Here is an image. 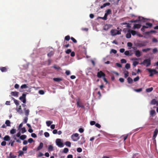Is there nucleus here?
<instances>
[{
	"label": "nucleus",
	"instance_id": "48",
	"mask_svg": "<svg viewBox=\"0 0 158 158\" xmlns=\"http://www.w3.org/2000/svg\"><path fill=\"white\" fill-rule=\"evenodd\" d=\"M145 28H147V27H146L145 26H143L141 30L142 31L144 32L145 31Z\"/></svg>",
	"mask_w": 158,
	"mask_h": 158
},
{
	"label": "nucleus",
	"instance_id": "9",
	"mask_svg": "<svg viewBox=\"0 0 158 158\" xmlns=\"http://www.w3.org/2000/svg\"><path fill=\"white\" fill-rule=\"evenodd\" d=\"M8 68L7 67H0V70L2 72H6Z\"/></svg>",
	"mask_w": 158,
	"mask_h": 158
},
{
	"label": "nucleus",
	"instance_id": "18",
	"mask_svg": "<svg viewBox=\"0 0 158 158\" xmlns=\"http://www.w3.org/2000/svg\"><path fill=\"white\" fill-rule=\"evenodd\" d=\"M16 110L17 111V112L20 114L22 113V108L21 106H19L18 108H16Z\"/></svg>",
	"mask_w": 158,
	"mask_h": 158
},
{
	"label": "nucleus",
	"instance_id": "3",
	"mask_svg": "<svg viewBox=\"0 0 158 158\" xmlns=\"http://www.w3.org/2000/svg\"><path fill=\"white\" fill-rule=\"evenodd\" d=\"M121 30H117L115 29H112L110 31L111 34L112 36H115L117 35H120L121 34Z\"/></svg>",
	"mask_w": 158,
	"mask_h": 158
},
{
	"label": "nucleus",
	"instance_id": "27",
	"mask_svg": "<svg viewBox=\"0 0 158 158\" xmlns=\"http://www.w3.org/2000/svg\"><path fill=\"white\" fill-rule=\"evenodd\" d=\"M126 37L127 38H130L131 37V34L130 32H128V33L126 34Z\"/></svg>",
	"mask_w": 158,
	"mask_h": 158
},
{
	"label": "nucleus",
	"instance_id": "34",
	"mask_svg": "<svg viewBox=\"0 0 158 158\" xmlns=\"http://www.w3.org/2000/svg\"><path fill=\"white\" fill-rule=\"evenodd\" d=\"M52 123V122L51 121H48L46 122V123L47 126L48 127H49L50 126L51 124Z\"/></svg>",
	"mask_w": 158,
	"mask_h": 158
},
{
	"label": "nucleus",
	"instance_id": "20",
	"mask_svg": "<svg viewBox=\"0 0 158 158\" xmlns=\"http://www.w3.org/2000/svg\"><path fill=\"white\" fill-rule=\"evenodd\" d=\"M110 5V3L109 2H107L105 3H104L100 7L101 8H102L104 7H105L107 6H109Z\"/></svg>",
	"mask_w": 158,
	"mask_h": 158
},
{
	"label": "nucleus",
	"instance_id": "63",
	"mask_svg": "<svg viewBox=\"0 0 158 158\" xmlns=\"http://www.w3.org/2000/svg\"><path fill=\"white\" fill-rule=\"evenodd\" d=\"M79 131L81 133L83 132L84 131V130L82 128H80L79 129Z\"/></svg>",
	"mask_w": 158,
	"mask_h": 158
},
{
	"label": "nucleus",
	"instance_id": "25",
	"mask_svg": "<svg viewBox=\"0 0 158 158\" xmlns=\"http://www.w3.org/2000/svg\"><path fill=\"white\" fill-rule=\"evenodd\" d=\"M107 16H108V15L105 13L104 17H98V18L102 19H103V20H106L107 19Z\"/></svg>",
	"mask_w": 158,
	"mask_h": 158
},
{
	"label": "nucleus",
	"instance_id": "10",
	"mask_svg": "<svg viewBox=\"0 0 158 158\" xmlns=\"http://www.w3.org/2000/svg\"><path fill=\"white\" fill-rule=\"evenodd\" d=\"M135 54L137 57H139L141 55V52L139 50H137L135 52Z\"/></svg>",
	"mask_w": 158,
	"mask_h": 158
},
{
	"label": "nucleus",
	"instance_id": "46",
	"mask_svg": "<svg viewBox=\"0 0 158 158\" xmlns=\"http://www.w3.org/2000/svg\"><path fill=\"white\" fill-rule=\"evenodd\" d=\"M26 131V130L25 128V127H23L21 129V133H24Z\"/></svg>",
	"mask_w": 158,
	"mask_h": 158
},
{
	"label": "nucleus",
	"instance_id": "62",
	"mask_svg": "<svg viewBox=\"0 0 158 158\" xmlns=\"http://www.w3.org/2000/svg\"><path fill=\"white\" fill-rule=\"evenodd\" d=\"M127 45L129 47H131L132 45V44L131 42H128L127 44Z\"/></svg>",
	"mask_w": 158,
	"mask_h": 158
},
{
	"label": "nucleus",
	"instance_id": "30",
	"mask_svg": "<svg viewBox=\"0 0 158 158\" xmlns=\"http://www.w3.org/2000/svg\"><path fill=\"white\" fill-rule=\"evenodd\" d=\"M27 136L25 135H22L20 137V139L22 140H23L26 139Z\"/></svg>",
	"mask_w": 158,
	"mask_h": 158
},
{
	"label": "nucleus",
	"instance_id": "45",
	"mask_svg": "<svg viewBox=\"0 0 158 158\" xmlns=\"http://www.w3.org/2000/svg\"><path fill=\"white\" fill-rule=\"evenodd\" d=\"M117 52V51L114 49H112L110 51V53H113L114 54H116Z\"/></svg>",
	"mask_w": 158,
	"mask_h": 158
},
{
	"label": "nucleus",
	"instance_id": "59",
	"mask_svg": "<svg viewBox=\"0 0 158 158\" xmlns=\"http://www.w3.org/2000/svg\"><path fill=\"white\" fill-rule=\"evenodd\" d=\"M6 142L5 141H2L1 143V145L2 146H5L6 145Z\"/></svg>",
	"mask_w": 158,
	"mask_h": 158
},
{
	"label": "nucleus",
	"instance_id": "2",
	"mask_svg": "<svg viewBox=\"0 0 158 158\" xmlns=\"http://www.w3.org/2000/svg\"><path fill=\"white\" fill-rule=\"evenodd\" d=\"M140 64L146 65L147 67H148L151 64V60L150 59H145Z\"/></svg>",
	"mask_w": 158,
	"mask_h": 158
},
{
	"label": "nucleus",
	"instance_id": "19",
	"mask_svg": "<svg viewBox=\"0 0 158 158\" xmlns=\"http://www.w3.org/2000/svg\"><path fill=\"white\" fill-rule=\"evenodd\" d=\"M147 28H150L152 27V24L151 23H146V25H145Z\"/></svg>",
	"mask_w": 158,
	"mask_h": 158
},
{
	"label": "nucleus",
	"instance_id": "55",
	"mask_svg": "<svg viewBox=\"0 0 158 158\" xmlns=\"http://www.w3.org/2000/svg\"><path fill=\"white\" fill-rule=\"evenodd\" d=\"M145 44H143V43H139L138 44V46L139 47H143V46H145Z\"/></svg>",
	"mask_w": 158,
	"mask_h": 158
},
{
	"label": "nucleus",
	"instance_id": "37",
	"mask_svg": "<svg viewBox=\"0 0 158 158\" xmlns=\"http://www.w3.org/2000/svg\"><path fill=\"white\" fill-rule=\"evenodd\" d=\"M16 129H12L10 130V134H15L16 132Z\"/></svg>",
	"mask_w": 158,
	"mask_h": 158
},
{
	"label": "nucleus",
	"instance_id": "33",
	"mask_svg": "<svg viewBox=\"0 0 158 158\" xmlns=\"http://www.w3.org/2000/svg\"><path fill=\"white\" fill-rule=\"evenodd\" d=\"M153 89V88L152 87L150 88H147L146 89V91L147 92H151Z\"/></svg>",
	"mask_w": 158,
	"mask_h": 158
},
{
	"label": "nucleus",
	"instance_id": "12",
	"mask_svg": "<svg viewBox=\"0 0 158 158\" xmlns=\"http://www.w3.org/2000/svg\"><path fill=\"white\" fill-rule=\"evenodd\" d=\"M158 133V129H156L155 130L153 136V139H155L156 137L157 134Z\"/></svg>",
	"mask_w": 158,
	"mask_h": 158
},
{
	"label": "nucleus",
	"instance_id": "26",
	"mask_svg": "<svg viewBox=\"0 0 158 158\" xmlns=\"http://www.w3.org/2000/svg\"><path fill=\"white\" fill-rule=\"evenodd\" d=\"M54 54V52L53 51H51L50 52L48 53L47 54L48 56L49 57H51Z\"/></svg>",
	"mask_w": 158,
	"mask_h": 158
},
{
	"label": "nucleus",
	"instance_id": "14",
	"mask_svg": "<svg viewBox=\"0 0 158 158\" xmlns=\"http://www.w3.org/2000/svg\"><path fill=\"white\" fill-rule=\"evenodd\" d=\"M53 80L55 81L59 82L60 81H63V79L62 78L58 77V78H53Z\"/></svg>",
	"mask_w": 158,
	"mask_h": 158
},
{
	"label": "nucleus",
	"instance_id": "49",
	"mask_svg": "<svg viewBox=\"0 0 158 158\" xmlns=\"http://www.w3.org/2000/svg\"><path fill=\"white\" fill-rule=\"evenodd\" d=\"M28 142L31 143L32 142H34V141L32 138H30L28 139Z\"/></svg>",
	"mask_w": 158,
	"mask_h": 158
},
{
	"label": "nucleus",
	"instance_id": "13",
	"mask_svg": "<svg viewBox=\"0 0 158 158\" xmlns=\"http://www.w3.org/2000/svg\"><path fill=\"white\" fill-rule=\"evenodd\" d=\"M24 110L25 112V114L26 116H28L29 114V110L28 109H27L26 108H24Z\"/></svg>",
	"mask_w": 158,
	"mask_h": 158
},
{
	"label": "nucleus",
	"instance_id": "21",
	"mask_svg": "<svg viewBox=\"0 0 158 158\" xmlns=\"http://www.w3.org/2000/svg\"><path fill=\"white\" fill-rule=\"evenodd\" d=\"M4 140L8 141L10 140V138L9 136L8 135H6L3 138Z\"/></svg>",
	"mask_w": 158,
	"mask_h": 158
},
{
	"label": "nucleus",
	"instance_id": "7",
	"mask_svg": "<svg viewBox=\"0 0 158 158\" xmlns=\"http://www.w3.org/2000/svg\"><path fill=\"white\" fill-rule=\"evenodd\" d=\"M97 76L98 77L101 78L102 77H105L106 74L102 71H100L97 73Z\"/></svg>",
	"mask_w": 158,
	"mask_h": 158
},
{
	"label": "nucleus",
	"instance_id": "39",
	"mask_svg": "<svg viewBox=\"0 0 158 158\" xmlns=\"http://www.w3.org/2000/svg\"><path fill=\"white\" fill-rule=\"evenodd\" d=\"M124 54L125 55L127 56H131V54H130V52L128 51H126L124 52Z\"/></svg>",
	"mask_w": 158,
	"mask_h": 158
},
{
	"label": "nucleus",
	"instance_id": "6",
	"mask_svg": "<svg viewBox=\"0 0 158 158\" xmlns=\"http://www.w3.org/2000/svg\"><path fill=\"white\" fill-rule=\"evenodd\" d=\"M26 94L23 93V94L22 96L20 97L19 98V99L24 103L26 102Z\"/></svg>",
	"mask_w": 158,
	"mask_h": 158
},
{
	"label": "nucleus",
	"instance_id": "47",
	"mask_svg": "<svg viewBox=\"0 0 158 158\" xmlns=\"http://www.w3.org/2000/svg\"><path fill=\"white\" fill-rule=\"evenodd\" d=\"M44 135L45 137H48L49 136V134L48 132H45L44 133Z\"/></svg>",
	"mask_w": 158,
	"mask_h": 158
},
{
	"label": "nucleus",
	"instance_id": "11",
	"mask_svg": "<svg viewBox=\"0 0 158 158\" xmlns=\"http://www.w3.org/2000/svg\"><path fill=\"white\" fill-rule=\"evenodd\" d=\"M151 104L152 105L156 104L157 106H158V101H156L155 99H154L151 101Z\"/></svg>",
	"mask_w": 158,
	"mask_h": 158
},
{
	"label": "nucleus",
	"instance_id": "64",
	"mask_svg": "<svg viewBox=\"0 0 158 158\" xmlns=\"http://www.w3.org/2000/svg\"><path fill=\"white\" fill-rule=\"evenodd\" d=\"M96 122L95 121H91L90 122V124L91 125H93L95 124Z\"/></svg>",
	"mask_w": 158,
	"mask_h": 158
},
{
	"label": "nucleus",
	"instance_id": "61",
	"mask_svg": "<svg viewBox=\"0 0 158 158\" xmlns=\"http://www.w3.org/2000/svg\"><path fill=\"white\" fill-rule=\"evenodd\" d=\"M19 156H21L23 154V152L22 151H19Z\"/></svg>",
	"mask_w": 158,
	"mask_h": 158
},
{
	"label": "nucleus",
	"instance_id": "15",
	"mask_svg": "<svg viewBox=\"0 0 158 158\" xmlns=\"http://www.w3.org/2000/svg\"><path fill=\"white\" fill-rule=\"evenodd\" d=\"M19 92H11V94L12 96H13L15 97H18L19 95Z\"/></svg>",
	"mask_w": 158,
	"mask_h": 158
},
{
	"label": "nucleus",
	"instance_id": "22",
	"mask_svg": "<svg viewBox=\"0 0 158 158\" xmlns=\"http://www.w3.org/2000/svg\"><path fill=\"white\" fill-rule=\"evenodd\" d=\"M150 114L151 116H153L156 114V112L154 110H152L150 111Z\"/></svg>",
	"mask_w": 158,
	"mask_h": 158
},
{
	"label": "nucleus",
	"instance_id": "50",
	"mask_svg": "<svg viewBox=\"0 0 158 158\" xmlns=\"http://www.w3.org/2000/svg\"><path fill=\"white\" fill-rule=\"evenodd\" d=\"M14 103L17 106H18L19 105V101L17 100L16 99L15 100V101H14Z\"/></svg>",
	"mask_w": 158,
	"mask_h": 158
},
{
	"label": "nucleus",
	"instance_id": "16",
	"mask_svg": "<svg viewBox=\"0 0 158 158\" xmlns=\"http://www.w3.org/2000/svg\"><path fill=\"white\" fill-rule=\"evenodd\" d=\"M43 143L42 142L40 143L39 145L37 147V151H38L41 150L43 147Z\"/></svg>",
	"mask_w": 158,
	"mask_h": 158
},
{
	"label": "nucleus",
	"instance_id": "40",
	"mask_svg": "<svg viewBox=\"0 0 158 158\" xmlns=\"http://www.w3.org/2000/svg\"><path fill=\"white\" fill-rule=\"evenodd\" d=\"M125 67L127 69H129L130 68V64L129 63L125 65Z\"/></svg>",
	"mask_w": 158,
	"mask_h": 158
},
{
	"label": "nucleus",
	"instance_id": "38",
	"mask_svg": "<svg viewBox=\"0 0 158 158\" xmlns=\"http://www.w3.org/2000/svg\"><path fill=\"white\" fill-rule=\"evenodd\" d=\"M9 156L10 158H16V156L13 155L12 152H10L9 154Z\"/></svg>",
	"mask_w": 158,
	"mask_h": 158
},
{
	"label": "nucleus",
	"instance_id": "28",
	"mask_svg": "<svg viewBox=\"0 0 158 158\" xmlns=\"http://www.w3.org/2000/svg\"><path fill=\"white\" fill-rule=\"evenodd\" d=\"M124 77L127 78L129 76V72L128 71L125 70L124 71Z\"/></svg>",
	"mask_w": 158,
	"mask_h": 158
},
{
	"label": "nucleus",
	"instance_id": "41",
	"mask_svg": "<svg viewBox=\"0 0 158 158\" xmlns=\"http://www.w3.org/2000/svg\"><path fill=\"white\" fill-rule=\"evenodd\" d=\"M151 50V48H147L146 49H143L142 51L143 52H147L148 51Z\"/></svg>",
	"mask_w": 158,
	"mask_h": 158
},
{
	"label": "nucleus",
	"instance_id": "52",
	"mask_svg": "<svg viewBox=\"0 0 158 158\" xmlns=\"http://www.w3.org/2000/svg\"><path fill=\"white\" fill-rule=\"evenodd\" d=\"M28 120L27 116L25 117L23 119V122L25 123H26Z\"/></svg>",
	"mask_w": 158,
	"mask_h": 158
},
{
	"label": "nucleus",
	"instance_id": "54",
	"mask_svg": "<svg viewBox=\"0 0 158 158\" xmlns=\"http://www.w3.org/2000/svg\"><path fill=\"white\" fill-rule=\"evenodd\" d=\"M70 39V37L69 35H67L65 37V40L67 41H69Z\"/></svg>",
	"mask_w": 158,
	"mask_h": 158
},
{
	"label": "nucleus",
	"instance_id": "4",
	"mask_svg": "<svg viewBox=\"0 0 158 158\" xmlns=\"http://www.w3.org/2000/svg\"><path fill=\"white\" fill-rule=\"evenodd\" d=\"M71 138L73 141H77L79 139V134L77 133L73 134L71 136Z\"/></svg>",
	"mask_w": 158,
	"mask_h": 158
},
{
	"label": "nucleus",
	"instance_id": "51",
	"mask_svg": "<svg viewBox=\"0 0 158 158\" xmlns=\"http://www.w3.org/2000/svg\"><path fill=\"white\" fill-rule=\"evenodd\" d=\"M69 149L67 148H65L64 149L63 152L64 153H67L68 152Z\"/></svg>",
	"mask_w": 158,
	"mask_h": 158
},
{
	"label": "nucleus",
	"instance_id": "60",
	"mask_svg": "<svg viewBox=\"0 0 158 158\" xmlns=\"http://www.w3.org/2000/svg\"><path fill=\"white\" fill-rule=\"evenodd\" d=\"M77 151L79 152H81L82 151V149L80 148H78L77 149Z\"/></svg>",
	"mask_w": 158,
	"mask_h": 158
},
{
	"label": "nucleus",
	"instance_id": "58",
	"mask_svg": "<svg viewBox=\"0 0 158 158\" xmlns=\"http://www.w3.org/2000/svg\"><path fill=\"white\" fill-rule=\"evenodd\" d=\"M71 52V50L70 49H67L65 52L66 54H69Z\"/></svg>",
	"mask_w": 158,
	"mask_h": 158
},
{
	"label": "nucleus",
	"instance_id": "53",
	"mask_svg": "<svg viewBox=\"0 0 158 158\" xmlns=\"http://www.w3.org/2000/svg\"><path fill=\"white\" fill-rule=\"evenodd\" d=\"M139 79V76H137L135 78H134V81L135 82L137 81H138Z\"/></svg>",
	"mask_w": 158,
	"mask_h": 158
},
{
	"label": "nucleus",
	"instance_id": "23",
	"mask_svg": "<svg viewBox=\"0 0 158 158\" xmlns=\"http://www.w3.org/2000/svg\"><path fill=\"white\" fill-rule=\"evenodd\" d=\"M141 27V25L140 24H135L134 27V28H137L139 29Z\"/></svg>",
	"mask_w": 158,
	"mask_h": 158
},
{
	"label": "nucleus",
	"instance_id": "31",
	"mask_svg": "<svg viewBox=\"0 0 158 158\" xmlns=\"http://www.w3.org/2000/svg\"><path fill=\"white\" fill-rule=\"evenodd\" d=\"M65 145L69 147H71V143L69 141H66L65 143Z\"/></svg>",
	"mask_w": 158,
	"mask_h": 158
},
{
	"label": "nucleus",
	"instance_id": "57",
	"mask_svg": "<svg viewBox=\"0 0 158 158\" xmlns=\"http://www.w3.org/2000/svg\"><path fill=\"white\" fill-rule=\"evenodd\" d=\"M71 39L73 41L74 43H76L77 42V41L73 37H71Z\"/></svg>",
	"mask_w": 158,
	"mask_h": 158
},
{
	"label": "nucleus",
	"instance_id": "44",
	"mask_svg": "<svg viewBox=\"0 0 158 158\" xmlns=\"http://www.w3.org/2000/svg\"><path fill=\"white\" fill-rule=\"evenodd\" d=\"M27 88V86L26 84H23L21 86V89H26Z\"/></svg>",
	"mask_w": 158,
	"mask_h": 158
},
{
	"label": "nucleus",
	"instance_id": "29",
	"mask_svg": "<svg viewBox=\"0 0 158 158\" xmlns=\"http://www.w3.org/2000/svg\"><path fill=\"white\" fill-rule=\"evenodd\" d=\"M5 124L7 126L10 127V123L9 120H6L5 122Z\"/></svg>",
	"mask_w": 158,
	"mask_h": 158
},
{
	"label": "nucleus",
	"instance_id": "35",
	"mask_svg": "<svg viewBox=\"0 0 158 158\" xmlns=\"http://www.w3.org/2000/svg\"><path fill=\"white\" fill-rule=\"evenodd\" d=\"M111 13V10L110 9H108L106 11V14L107 15L110 14Z\"/></svg>",
	"mask_w": 158,
	"mask_h": 158
},
{
	"label": "nucleus",
	"instance_id": "1",
	"mask_svg": "<svg viewBox=\"0 0 158 158\" xmlns=\"http://www.w3.org/2000/svg\"><path fill=\"white\" fill-rule=\"evenodd\" d=\"M146 70L149 72L150 77H152L154 74L158 73V72L155 69L150 68L147 69Z\"/></svg>",
	"mask_w": 158,
	"mask_h": 158
},
{
	"label": "nucleus",
	"instance_id": "43",
	"mask_svg": "<svg viewBox=\"0 0 158 158\" xmlns=\"http://www.w3.org/2000/svg\"><path fill=\"white\" fill-rule=\"evenodd\" d=\"M139 64V62L137 61H134L133 62V65L135 67L137 64Z\"/></svg>",
	"mask_w": 158,
	"mask_h": 158
},
{
	"label": "nucleus",
	"instance_id": "56",
	"mask_svg": "<svg viewBox=\"0 0 158 158\" xmlns=\"http://www.w3.org/2000/svg\"><path fill=\"white\" fill-rule=\"evenodd\" d=\"M121 62L122 63H125L127 62V61L125 59H123L121 60Z\"/></svg>",
	"mask_w": 158,
	"mask_h": 158
},
{
	"label": "nucleus",
	"instance_id": "17",
	"mask_svg": "<svg viewBox=\"0 0 158 158\" xmlns=\"http://www.w3.org/2000/svg\"><path fill=\"white\" fill-rule=\"evenodd\" d=\"M128 32H130L131 34L133 36L137 34V32L135 31L130 30L129 29L128 30Z\"/></svg>",
	"mask_w": 158,
	"mask_h": 158
},
{
	"label": "nucleus",
	"instance_id": "36",
	"mask_svg": "<svg viewBox=\"0 0 158 158\" xmlns=\"http://www.w3.org/2000/svg\"><path fill=\"white\" fill-rule=\"evenodd\" d=\"M141 20L140 19V18L139 17L138 18V19L136 20H132L131 21V22H134V23H136L138 22V21H141Z\"/></svg>",
	"mask_w": 158,
	"mask_h": 158
},
{
	"label": "nucleus",
	"instance_id": "8",
	"mask_svg": "<svg viewBox=\"0 0 158 158\" xmlns=\"http://www.w3.org/2000/svg\"><path fill=\"white\" fill-rule=\"evenodd\" d=\"M112 25L110 24H106L103 27V30L105 31L108 30L109 29H110Z\"/></svg>",
	"mask_w": 158,
	"mask_h": 158
},
{
	"label": "nucleus",
	"instance_id": "42",
	"mask_svg": "<svg viewBox=\"0 0 158 158\" xmlns=\"http://www.w3.org/2000/svg\"><path fill=\"white\" fill-rule=\"evenodd\" d=\"M77 106L79 107H81L82 108H84V106L81 104H80V103L78 102H77Z\"/></svg>",
	"mask_w": 158,
	"mask_h": 158
},
{
	"label": "nucleus",
	"instance_id": "24",
	"mask_svg": "<svg viewBox=\"0 0 158 158\" xmlns=\"http://www.w3.org/2000/svg\"><path fill=\"white\" fill-rule=\"evenodd\" d=\"M127 82L129 84H131L133 82L132 79L130 77H128L127 79Z\"/></svg>",
	"mask_w": 158,
	"mask_h": 158
},
{
	"label": "nucleus",
	"instance_id": "5",
	"mask_svg": "<svg viewBox=\"0 0 158 158\" xmlns=\"http://www.w3.org/2000/svg\"><path fill=\"white\" fill-rule=\"evenodd\" d=\"M56 145L59 147L62 148L64 146L63 143L61 142V139H57L56 141Z\"/></svg>",
	"mask_w": 158,
	"mask_h": 158
},
{
	"label": "nucleus",
	"instance_id": "32",
	"mask_svg": "<svg viewBox=\"0 0 158 158\" xmlns=\"http://www.w3.org/2000/svg\"><path fill=\"white\" fill-rule=\"evenodd\" d=\"M48 150L50 151H52L53 150V148L52 145H50L49 146Z\"/></svg>",
	"mask_w": 158,
	"mask_h": 158
}]
</instances>
